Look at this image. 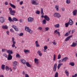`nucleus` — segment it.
Here are the masks:
<instances>
[{
	"instance_id": "obj_1",
	"label": "nucleus",
	"mask_w": 77,
	"mask_h": 77,
	"mask_svg": "<svg viewBox=\"0 0 77 77\" xmlns=\"http://www.w3.org/2000/svg\"><path fill=\"white\" fill-rule=\"evenodd\" d=\"M9 14L11 15L14 16L15 15V14L16 13V11L15 10H12V9L10 8H9Z\"/></svg>"
},
{
	"instance_id": "obj_2",
	"label": "nucleus",
	"mask_w": 77,
	"mask_h": 77,
	"mask_svg": "<svg viewBox=\"0 0 77 77\" xmlns=\"http://www.w3.org/2000/svg\"><path fill=\"white\" fill-rule=\"evenodd\" d=\"M31 3L34 5H38L39 4V2L37 0H31Z\"/></svg>"
},
{
	"instance_id": "obj_3",
	"label": "nucleus",
	"mask_w": 77,
	"mask_h": 77,
	"mask_svg": "<svg viewBox=\"0 0 77 77\" xmlns=\"http://www.w3.org/2000/svg\"><path fill=\"white\" fill-rule=\"evenodd\" d=\"M54 16L55 17H57V18H60V17H61L60 15V14L57 13H55L54 14Z\"/></svg>"
},
{
	"instance_id": "obj_4",
	"label": "nucleus",
	"mask_w": 77,
	"mask_h": 77,
	"mask_svg": "<svg viewBox=\"0 0 77 77\" xmlns=\"http://www.w3.org/2000/svg\"><path fill=\"white\" fill-rule=\"evenodd\" d=\"M27 20L29 23H31L33 20V18L32 17H29L28 18Z\"/></svg>"
},
{
	"instance_id": "obj_5",
	"label": "nucleus",
	"mask_w": 77,
	"mask_h": 77,
	"mask_svg": "<svg viewBox=\"0 0 77 77\" xmlns=\"http://www.w3.org/2000/svg\"><path fill=\"white\" fill-rule=\"evenodd\" d=\"M5 21V19L3 17H0V22L1 23H3Z\"/></svg>"
},
{
	"instance_id": "obj_6",
	"label": "nucleus",
	"mask_w": 77,
	"mask_h": 77,
	"mask_svg": "<svg viewBox=\"0 0 77 77\" xmlns=\"http://www.w3.org/2000/svg\"><path fill=\"white\" fill-rule=\"evenodd\" d=\"M57 63H55L54 66L53 67V70L54 71H56V69H57Z\"/></svg>"
},
{
	"instance_id": "obj_7",
	"label": "nucleus",
	"mask_w": 77,
	"mask_h": 77,
	"mask_svg": "<svg viewBox=\"0 0 77 77\" xmlns=\"http://www.w3.org/2000/svg\"><path fill=\"white\" fill-rule=\"evenodd\" d=\"M68 23L69 25L70 26H72V25L74 23V22H73L71 19H69Z\"/></svg>"
},
{
	"instance_id": "obj_8",
	"label": "nucleus",
	"mask_w": 77,
	"mask_h": 77,
	"mask_svg": "<svg viewBox=\"0 0 77 77\" xmlns=\"http://www.w3.org/2000/svg\"><path fill=\"white\" fill-rule=\"evenodd\" d=\"M44 18L45 20H46V21H50V18L46 15H45L44 16Z\"/></svg>"
},
{
	"instance_id": "obj_9",
	"label": "nucleus",
	"mask_w": 77,
	"mask_h": 77,
	"mask_svg": "<svg viewBox=\"0 0 77 77\" xmlns=\"http://www.w3.org/2000/svg\"><path fill=\"white\" fill-rule=\"evenodd\" d=\"M34 62L36 65H39V60L37 58H35L34 59Z\"/></svg>"
},
{
	"instance_id": "obj_10",
	"label": "nucleus",
	"mask_w": 77,
	"mask_h": 77,
	"mask_svg": "<svg viewBox=\"0 0 77 77\" xmlns=\"http://www.w3.org/2000/svg\"><path fill=\"white\" fill-rule=\"evenodd\" d=\"M68 57H66L62 60V62H66V61H67V60H68Z\"/></svg>"
},
{
	"instance_id": "obj_11",
	"label": "nucleus",
	"mask_w": 77,
	"mask_h": 77,
	"mask_svg": "<svg viewBox=\"0 0 77 77\" xmlns=\"http://www.w3.org/2000/svg\"><path fill=\"white\" fill-rule=\"evenodd\" d=\"M7 53L9 54H8L11 55L13 53V51L12 50H9L7 51Z\"/></svg>"
},
{
	"instance_id": "obj_12",
	"label": "nucleus",
	"mask_w": 77,
	"mask_h": 77,
	"mask_svg": "<svg viewBox=\"0 0 77 77\" xmlns=\"http://www.w3.org/2000/svg\"><path fill=\"white\" fill-rule=\"evenodd\" d=\"M35 46L36 47H40V45L39 44V43H38V41H35Z\"/></svg>"
},
{
	"instance_id": "obj_13",
	"label": "nucleus",
	"mask_w": 77,
	"mask_h": 77,
	"mask_svg": "<svg viewBox=\"0 0 77 77\" xmlns=\"http://www.w3.org/2000/svg\"><path fill=\"white\" fill-rule=\"evenodd\" d=\"M77 10H74L72 12V14L74 16H75L77 15Z\"/></svg>"
},
{
	"instance_id": "obj_14",
	"label": "nucleus",
	"mask_w": 77,
	"mask_h": 77,
	"mask_svg": "<svg viewBox=\"0 0 77 77\" xmlns=\"http://www.w3.org/2000/svg\"><path fill=\"white\" fill-rule=\"evenodd\" d=\"M8 59L9 60H11L12 59V56L11 55L8 54Z\"/></svg>"
},
{
	"instance_id": "obj_15",
	"label": "nucleus",
	"mask_w": 77,
	"mask_h": 77,
	"mask_svg": "<svg viewBox=\"0 0 77 77\" xmlns=\"http://www.w3.org/2000/svg\"><path fill=\"white\" fill-rule=\"evenodd\" d=\"M23 51L26 54H28L30 53V51L28 50L24 49Z\"/></svg>"
},
{
	"instance_id": "obj_16",
	"label": "nucleus",
	"mask_w": 77,
	"mask_h": 77,
	"mask_svg": "<svg viewBox=\"0 0 77 77\" xmlns=\"http://www.w3.org/2000/svg\"><path fill=\"white\" fill-rule=\"evenodd\" d=\"M72 35H71L67 37L65 39V41H69V40L70 39V38H71V37H72Z\"/></svg>"
},
{
	"instance_id": "obj_17",
	"label": "nucleus",
	"mask_w": 77,
	"mask_h": 77,
	"mask_svg": "<svg viewBox=\"0 0 77 77\" xmlns=\"http://www.w3.org/2000/svg\"><path fill=\"white\" fill-rule=\"evenodd\" d=\"M37 54L39 55L40 56H42V54L41 53V51L40 50L38 51L37 52Z\"/></svg>"
},
{
	"instance_id": "obj_18",
	"label": "nucleus",
	"mask_w": 77,
	"mask_h": 77,
	"mask_svg": "<svg viewBox=\"0 0 77 77\" xmlns=\"http://www.w3.org/2000/svg\"><path fill=\"white\" fill-rule=\"evenodd\" d=\"M65 73L67 76H68L69 75V72L68 71L67 69H66L65 71Z\"/></svg>"
},
{
	"instance_id": "obj_19",
	"label": "nucleus",
	"mask_w": 77,
	"mask_h": 77,
	"mask_svg": "<svg viewBox=\"0 0 77 77\" xmlns=\"http://www.w3.org/2000/svg\"><path fill=\"white\" fill-rule=\"evenodd\" d=\"M76 43L74 42L72 43V44L71 45V47H75L76 46Z\"/></svg>"
},
{
	"instance_id": "obj_20",
	"label": "nucleus",
	"mask_w": 77,
	"mask_h": 77,
	"mask_svg": "<svg viewBox=\"0 0 77 77\" xmlns=\"http://www.w3.org/2000/svg\"><path fill=\"white\" fill-rule=\"evenodd\" d=\"M55 8L57 11H59V6L58 5H55Z\"/></svg>"
},
{
	"instance_id": "obj_21",
	"label": "nucleus",
	"mask_w": 77,
	"mask_h": 77,
	"mask_svg": "<svg viewBox=\"0 0 77 77\" xmlns=\"http://www.w3.org/2000/svg\"><path fill=\"white\" fill-rule=\"evenodd\" d=\"M8 20L10 22V23H12V22H14V20H13L12 19V18H11V17H8Z\"/></svg>"
},
{
	"instance_id": "obj_22",
	"label": "nucleus",
	"mask_w": 77,
	"mask_h": 77,
	"mask_svg": "<svg viewBox=\"0 0 77 77\" xmlns=\"http://www.w3.org/2000/svg\"><path fill=\"white\" fill-rule=\"evenodd\" d=\"M17 64H18V62H17L14 61L13 62V65L14 66H16L17 65Z\"/></svg>"
},
{
	"instance_id": "obj_23",
	"label": "nucleus",
	"mask_w": 77,
	"mask_h": 77,
	"mask_svg": "<svg viewBox=\"0 0 77 77\" xmlns=\"http://www.w3.org/2000/svg\"><path fill=\"white\" fill-rule=\"evenodd\" d=\"M2 28L3 29H8V27L7 25L2 26Z\"/></svg>"
},
{
	"instance_id": "obj_24",
	"label": "nucleus",
	"mask_w": 77,
	"mask_h": 77,
	"mask_svg": "<svg viewBox=\"0 0 77 77\" xmlns=\"http://www.w3.org/2000/svg\"><path fill=\"white\" fill-rule=\"evenodd\" d=\"M20 61L23 64H26V60L24 59H22L20 60Z\"/></svg>"
},
{
	"instance_id": "obj_25",
	"label": "nucleus",
	"mask_w": 77,
	"mask_h": 77,
	"mask_svg": "<svg viewBox=\"0 0 77 77\" xmlns=\"http://www.w3.org/2000/svg\"><path fill=\"white\" fill-rule=\"evenodd\" d=\"M25 31L28 32V30L30 29V28L26 26L25 27Z\"/></svg>"
},
{
	"instance_id": "obj_26",
	"label": "nucleus",
	"mask_w": 77,
	"mask_h": 77,
	"mask_svg": "<svg viewBox=\"0 0 77 77\" xmlns=\"http://www.w3.org/2000/svg\"><path fill=\"white\" fill-rule=\"evenodd\" d=\"M9 4L11 6V7H12V8H14V9H15V8H16V7L15 6V5H13L12 4H11V3H10Z\"/></svg>"
},
{
	"instance_id": "obj_27",
	"label": "nucleus",
	"mask_w": 77,
	"mask_h": 77,
	"mask_svg": "<svg viewBox=\"0 0 77 77\" xmlns=\"http://www.w3.org/2000/svg\"><path fill=\"white\" fill-rule=\"evenodd\" d=\"M1 69L3 70H4L5 69V65L4 64L2 65L1 66Z\"/></svg>"
},
{
	"instance_id": "obj_28",
	"label": "nucleus",
	"mask_w": 77,
	"mask_h": 77,
	"mask_svg": "<svg viewBox=\"0 0 77 77\" xmlns=\"http://www.w3.org/2000/svg\"><path fill=\"white\" fill-rule=\"evenodd\" d=\"M12 20L14 22V21H18V19L15 18V17H13L12 18Z\"/></svg>"
},
{
	"instance_id": "obj_29",
	"label": "nucleus",
	"mask_w": 77,
	"mask_h": 77,
	"mask_svg": "<svg viewBox=\"0 0 77 77\" xmlns=\"http://www.w3.org/2000/svg\"><path fill=\"white\" fill-rule=\"evenodd\" d=\"M69 65H71V66H74L75 65V64L74 63V62H70L69 63Z\"/></svg>"
},
{
	"instance_id": "obj_30",
	"label": "nucleus",
	"mask_w": 77,
	"mask_h": 77,
	"mask_svg": "<svg viewBox=\"0 0 77 77\" xmlns=\"http://www.w3.org/2000/svg\"><path fill=\"white\" fill-rule=\"evenodd\" d=\"M60 26L59 25V24H57L55 25L54 26V27H56V28H58Z\"/></svg>"
},
{
	"instance_id": "obj_31",
	"label": "nucleus",
	"mask_w": 77,
	"mask_h": 77,
	"mask_svg": "<svg viewBox=\"0 0 77 77\" xmlns=\"http://www.w3.org/2000/svg\"><path fill=\"white\" fill-rule=\"evenodd\" d=\"M28 32L29 33H30V34H31V33H33V31L30 29H29Z\"/></svg>"
},
{
	"instance_id": "obj_32",
	"label": "nucleus",
	"mask_w": 77,
	"mask_h": 77,
	"mask_svg": "<svg viewBox=\"0 0 77 77\" xmlns=\"http://www.w3.org/2000/svg\"><path fill=\"white\" fill-rule=\"evenodd\" d=\"M26 65L28 66V67H31V65L29 64V63L27 62L26 63Z\"/></svg>"
},
{
	"instance_id": "obj_33",
	"label": "nucleus",
	"mask_w": 77,
	"mask_h": 77,
	"mask_svg": "<svg viewBox=\"0 0 77 77\" xmlns=\"http://www.w3.org/2000/svg\"><path fill=\"white\" fill-rule=\"evenodd\" d=\"M57 56L55 54H54V57H53V60L54 61H55L56 60V59Z\"/></svg>"
},
{
	"instance_id": "obj_34",
	"label": "nucleus",
	"mask_w": 77,
	"mask_h": 77,
	"mask_svg": "<svg viewBox=\"0 0 77 77\" xmlns=\"http://www.w3.org/2000/svg\"><path fill=\"white\" fill-rule=\"evenodd\" d=\"M11 41L13 43L16 42L14 41H15V38L14 37H12L11 38Z\"/></svg>"
},
{
	"instance_id": "obj_35",
	"label": "nucleus",
	"mask_w": 77,
	"mask_h": 77,
	"mask_svg": "<svg viewBox=\"0 0 77 77\" xmlns=\"http://www.w3.org/2000/svg\"><path fill=\"white\" fill-rule=\"evenodd\" d=\"M8 51V50L7 49L3 48L2 49V52H5V51Z\"/></svg>"
},
{
	"instance_id": "obj_36",
	"label": "nucleus",
	"mask_w": 77,
	"mask_h": 77,
	"mask_svg": "<svg viewBox=\"0 0 77 77\" xmlns=\"http://www.w3.org/2000/svg\"><path fill=\"white\" fill-rule=\"evenodd\" d=\"M71 3V1L70 0H66V3L67 4H69Z\"/></svg>"
},
{
	"instance_id": "obj_37",
	"label": "nucleus",
	"mask_w": 77,
	"mask_h": 77,
	"mask_svg": "<svg viewBox=\"0 0 77 77\" xmlns=\"http://www.w3.org/2000/svg\"><path fill=\"white\" fill-rule=\"evenodd\" d=\"M58 75H59V73H58V72H56L55 74V77H58Z\"/></svg>"
},
{
	"instance_id": "obj_38",
	"label": "nucleus",
	"mask_w": 77,
	"mask_h": 77,
	"mask_svg": "<svg viewBox=\"0 0 77 77\" xmlns=\"http://www.w3.org/2000/svg\"><path fill=\"white\" fill-rule=\"evenodd\" d=\"M47 22H46V20H43L42 24H45Z\"/></svg>"
},
{
	"instance_id": "obj_39",
	"label": "nucleus",
	"mask_w": 77,
	"mask_h": 77,
	"mask_svg": "<svg viewBox=\"0 0 77 77\" xmlns=\"http://www.w3.org/2000/svg\"><path fill=\"white\" fill-rule=\"evenodd\" d=\"M16 44V42L13 43V44L12 45L11 47H15V44Z\"/></svg>"
},
{
	"instance_id": "obj_40",
	"label": "nucleus",
	"mask_w": 77,
	"mask_h": 77,
	"mask_svg": "<svg viewBox=\"0 0 77 77\" xmlns=\"http://www.w3.org/2000/svg\"><path fill=\"white\" fill-rule=\"evenodd\" d=\"M41 14L42 15H44V12H43V8H41Z\"/></svg>"
},
{
	"instance_id": "obj_41",
	"label": "nucleus",
	"mask_w": 77,
	"mask_h": 77,
	"mask_svg": "<svg viewBox=\"0 0 77 77\" xmlns=\"http://www.w3.org/2000/svg\"><path fill=\"white\" fill-rule=\"evenodd\" d=\"M35 14H38L39 15V14H40V11H39L37 10L36 12H35Z\"/></svg>"
},
{
	"instance_id": "obj_42",
	"label": "nucleus",
	"mask_w": 77,
	"mask_h": 77,
	"mask_svg": "<svg viewBox=\"0 0 77 77\" xmlns=\"http://www.w3.org/2000/svg\"><path fill=\"white\" fill-rule=\"evenodd\" d=\"M9 69V67L7 66H5V69L7 71H8Z\"/></svg>"
},
{
	"instance_id": "obj_43",
	"label": "nucleus",
	"mask_w": 77,
	"mask_h": 77,
	"mask_svg": "<svg viewBox=\"0 0 77 77\" xmlns=\"http://www.w3.org/2000/svg\"><path fill=\"white\" fill-rule=\"evenodd\" d=\"M61 66L60 65V64H59L58 65V66H57V69H59L60 68V66Z\"/></svg>"
},
{
	"instance_id": "obj_44",
	"label": "nucleus",
	"mask_w": 77,
	"mask_h": 77,
	"mask_svg": "<svg viewBox=\"0 0 77 77\" xmlns=\"http://www.w3.org/2000/svg\"><path fill=\"white\" fill-rule=\"evenodd\" d=\"M65 25L66 27H68L69 26V23H65Z\"/></svg>"
},
{
	"instance_id": "obj_45",
	"label": "nucleus",
	"mask_w": 77,
	"mask_h": 77,
	"mask_svg": "<svg viewBox=\"0 0 77 77\" xmlns=\"http://www.w3.org/2000/svg\"><path fill=\"white\" fill-rule=\"evenodd\" d=\"M16 56L17 57H18V58H20V54H17Z\"/></svg>"
},
{
	"instance_id": "obj_46",
	"label": "nucleus",
	"mask_w": 77,
	"mask_h": 77,
	"mask_svg": "<svg viewBox=\"0 0 77 77\" xmlns=\"http://www.w3.org/2000/svg\"><path fill=\"white\" fill-rule=\"evenodd\" d=\"M10 31L12 33H14V31L13 30V29H10Z\"/></svg>"
},
{
	"instance_id": "obj_47",
	"label": "nucleus",
	"mask_w": 77,
	"mask_h": 77,
	"mask_svg": "<svg viewBox=\"0 0 77 77\" xmlns=\"http://www.w3.org/2000/svg\"><path fill=\"white\" fill-rule=\"evenodd\" d=\"M61 57V55H60V54H59L58 56V59H60Z\"/></svg>"
},
{
	"instance_id": "obj_48",
	"label": "nucleus",
	"mask_w": 77,
	"mask_h": 77,
	"mask_svg": "<svg viewBox=\"0 0 77 77\" xmlns=\"http://www.w3.org/2000/svg\"><path fill=\"white\" fill-rule=\"evenodd\" d=\"M3 56H4V57H7V58L8 57L7 54H3Z\"/></svg>"
},
{
	"instance_id": "obj_49",
	"label": "nucleus",
	"mask_w": 77,
	"mask_h": 77,
	"mask_svg": "<svg viewBox=\"0 0 77 77\" xmlns=\"http://www.w3.org/2000/svg\"><path fill=\"white\" fill-rule=\"evenodd\" d=\"M12 27H13V28H14V29H16L17 26H15V25H13L12 26Z\"/></svg>"
},
{
	"instance_id": "obj_50",
	"label": "nucleus",
	"mask_w": 77,
	"mask_h": 77,
	"mask_svg": "<svg viewBox=\"0 0 77 77\" xmlns=\"http://www.w3.org/2000/svg\"><path fill=\"white\" fill-rule=\"evenodd\" d=\"M48 48L47 47V46H45L44 47L45 50H47V49Z\"/></svg>"
},
{
	"instance_id": "obj_51",
	"label": "nucleus",
	"mask_w": 77,
	"mask_h": 77,
	"mask_svg": "<svg viewBox=\"0 0 77 77\" xmlns=\"http://www.w3.org/2000/svg\"><path fill=\"white\" fill-rule=\"evenodd\" d=\"M23 33H21L19 34V36H23Z\"/></svg>"
},
{
	"instance_id": "obj_52",
	"label": "nucleus",
	"mask_w": 77,
	"mask_h": 77,
	"mask_svg": "<svg viewBox=\"0 0 77 77\" xmlns=\"http://www.w3.org/2000/svg\"><path fill=\"white\" fill-rule=\"evenodd\" d=\"M69 35V34L67 32L66 34L64 35L65 36H68Z\"/></svg>"
},
{
	"instance_id": "obj_53",
	"label": "nucleus",
	"mask_w": 77,
	"mask_h": 77,
	"mask_svg": "<svg viewBox=\"0 0 77 77\" xmlns=\"http://www.w3.org/2000/svg\"><path fill=\"white\" fill-rule=\"evenodd\" d=\"M38 30H42V27H39L38 28Z\"/></svg>"
},
{
	"instance_id": "obj_54",
	"label": "nucleus",
	"mask_w": 77,
	"mask_h": 77,
	"mask_svg": "<svg viewBox=\"0 0 77 77\" xmlns=\"http://www.w3.org/2000/svg\"><path fill=\"white\" fill-rule=\"evenodd\" d=\"M25 77H29V75L27 74H25Z\"/></svg>"
},
{
	"instance_id": "obj_55",
	"label": "nucleus",
	"mask_w": 77,
	"mask_h": 77,
	"mask_svg": "<svg viewBox=\"0 0 77 77\" xmlns=\"http://www.w3.org/2000/svg\"><path fill=\"white\" fill-rule=\"evenodd\" d=\"M75 29H73L72 30V33H74V32H75Z\"/></svg>"
},
{
	"instance_id": "obj_56",
	"label": "nucleus",
	"mask_w": 77,
	"mask_h": 77,
	"mask_svg": "<svg viewBox=\"0 0 77 77\" xmlns=\"http://www.w3.org/2000/svg\"><path fill=\"white\" fill-rule=\"evenodd\" d=\"M61 9L62 11H64L65 10V9L64 8V7H62L61 8Z\"/></svg>"
},
{
	"instance_id": "obj_57",
	"label": "nucleus",
	"mask_w": 77,
	"mask_h": 77,
	"mask_svg": "<svg viewBox=\"0 0 77 77\" xmlns=\"http://www.w3.org/2000/svg\"><path fill=\"white\" fill-rule=\"evenodd\" d=\"M45 30H46V31H48L49 30V28L47 27L45 28Z\"/></svg>"
},
{
	"instance_id": "obj_58",
	"label": "nucleus",
	"mask_w": 77,
	"mask_h": 77,
	"mask_svg": "<svg viewBox=\"0 0 77 77\" xmlns=\"http://www.w3.org/2000/svg\"><path fill=\"white\" fill-rule=\"evenodd\" d=\"M57 34H58V35L59 36H60V32H57Z\"/></svg>"
},
{
	"instance_id": "obj_59",
	"label": "nucleus",
	"mask_w": 77,
	"mask_h": 77,
	"mask_svg": "<svg viewBox=\"0 0 77 77\" xmlns=\"http://www.w3.org/2000/svg\"><path fill=\"white\" fill-rule=\"evenodd\" d=\"M14 30H15V31H18V28H17V27L14 29Z\"/></svg>"
},
{
	"instance_id": "obj_60",
	"label": "nucleus",
	"mask_w": 77,
	"mask_h": 77,
	"mask_svg": "<svg viewBox=\"0 0 77 77\" xmlns=\"http://www.w3.org/2000/svg\"><path fill=\"white\" fill-rule=\"evenodd\" d=\"M23 1H22L21 2H20V5H22V4H23Z\"/></svg>"
},
{
	"instance_id": "obj_61",
	"label": "nucleus",
	"mask_w": 77,
	"mask_h": 77,
	"mask_svg": "<svg viewBox=\"0 0 77 77\" xmlns=\"http://www.w3.org/2000/svg\"><path fill=\"white\" fill-rule=\"evenodd\" d=\"M57 32H57V30H55V31L54 32V33H56L57 34Z\"/></svg>"
},
{
	"instance_id": "obj_62",
	"label": "nucleus",
	"mask_w": 77,
	"mask_h": 77,
	"mask_svg": "<svg viewBox=\"0 0 77 77\" xmlns=\"http://www.w3.org/2000/svg\"><path fill=\"white\" fill-rule=\"evenodd\" d=\"M5 5H8V2H5Z\"/></svg>"
},
{
	"instance_id": "obj_63",
	"label": "nucleus",
	"mask_w": 77,
	"mask_h": 77,
	"mask_svg": "<svg viewBox=\"0 0 77 77\" xmlns=\"http://www.w3.org/2000/svg\"><path fill=\"white\" fill-rule=\"evenodd\" d=\"M52 43H53V44L55 45H56V43L55 42H52Z\"/></svg>"
},
{
	"instance_id": "obj_64",
	"label": "nucleus",
	"mask_w": 77,
	"mask_h": 77,
	"mask_svg": "<svg viewBox=\"0 0 77 77\" xmlns=\"http://www.w3.org/2000/svg\"><path fill=\"white\" fill-rule=\"evenodd\" d=\"M20 23H22L23 22V20L21 19H20Z\"/></svg>"
}]
</instances>
